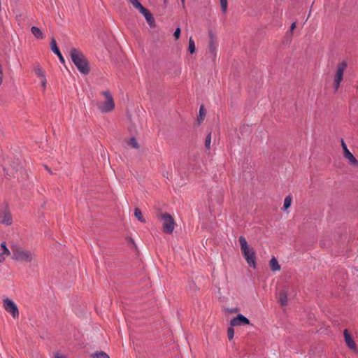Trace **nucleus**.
Masks as SVG:
<instances>
[{
  "mask_svg": "<svg viewBox=\"0 0 358 358\" xmlns=\"http://www.w3.org/2000/svg\"><path fill=\"white\" fill-rule=\"evenodd\" d=\"M3 307L5 310L9 313L13 318H17L19 316V310L17 305L11 299L8 298H3Z\"/></svg>",
  "mask_w": 358,
  "mask_h": 358,
  "instance_id": "7",
  "label": "nucleus"
},
{
  "mask_svg": "<svg viewBox=\"0 0 358 358\" xmlns=\"http://www.w3.org/2000/svg\"><path fill=\"white\" fill-rule=\"evenodd\" d=\"M222 11L225 13L227 9V0H220Z\"/></svg>",
  "mask_w": 358,
  "mask_h": 358,
  "instance_id": "28",
  "label": "nucleus"
},
{
  "mask_svg": "<svg viewBox=\"0 0 358 358\" xmlns=\"http://www.w3.org/2000/svg\"><path fill=\"white\" fill-rule=\"evenodd\" d=\"M134 215L140 222L143 223L145 222V220L143 217L142 212L138 208H136L134 209Z\"/></svg>",
  "mask_w": 358,
  "mask_h": 358,
  "instance_id": "18",
  "label": "nucleus"
},
{
  "mask_svg": "<svg viewBox=\"0 0 358 358\" xmlns=\"http://www.w3.org/2000/svg\"><path fill=\"white\" fill-rule=\"evenodd\" d=\"M129 145L135 149H138L139 148V145L135 138H131L129 140Z\"/></svg>",
  "mask_w": 358,
  "mask_h": 358,
  "instance_id": "26",
  "label": "nucleus"
},
{
  "mask_svg": "<svg viewBox=\"0 0 358 358\" xmlns=\"http://www.w3.org/2000/svg\"><path fill=\"white\" fill-rule=\"evenodd\" d=\"M41 83L43 90H45L47 84V80L45 76L41 78Z\"/></svg>",
  "mask_w": 358,
  "mask_h": 358,
  "instance_id": "31",
  "label": "nucleus"
},
{
  "mask_svg": "<svg viewBox=\"0 0 358 358\" xmlns=\"http://www.w3.org/2000/svg\"><path fill=\"white\" fill-rule=\"evenodd\" d=\"M292 196H287L284 200L283 208L285 209H287L288 208H289L291 206V203H292Z\"/></svg>",
  "mask_w": 358,
  "mask_h": 358,
  "instance_id": "22",
  "label": "nucleus"
},
{
  "mask_svg": "<svg viewBox=\"0 0 358 358\" xmlns=\"http://www.w3.org/2000/svg\"><path fill=\"white\" fill-rule=\"evenodd\" d=\"M234 329L232 327L228 328L227 335H228L229 340H231L234 338Z\"/></svg>",
  "mask_w": 358,
  "mask_h": 358,
  "instance_id": "29",
  "label": "nucleus"
},
{
  "mask_svg": "<svg viewBox=\"0 0 358 358\" xmlns=\"http://www.w3.org/2000/svg\"><path fill=\"white\" fill-rule=\"evenodd\" d=\"M70 56L72 62L81 73L88 74L90 73V68L88 62L83 52L78 49L73 48L70 51Z\"/></svg>",
  "mask_w": 358,
  "mask_h": 358,
  "instance_id": "1",
  "label": "nucleus"
},
{
  "mask_svg": "<svg viewBox=\"0 0 358 358\" xmlns=\"http://www.w3.org/2000/svg\"><path fill=\"white\" fill-rule=\"evenodd\" d=\"M295 28H296V22H293L290 27L291 33L294 30Z\"/></svg>",
  "mask_w": 358,
  "mask_h": 358,
  "instance_id": "33",
  "label": "nucleus"
},
{
  "mask_svg": "<svg viewBox=\"0 0 358 358\" xmlns=\"http://www.w3.org/2000/svg\"><path fill=\"white\" fill-rule=\"evenodd\" d=\"M173 36H174L176 39H178L180 38V29L179 27H178L175 30Z\"/></svg>",
  "mask_w": 358,
  "mask_h": 358,
  "instance_id": "30",
  "label": "nucleus"
},
{
  "mask_svg": "<svg viewBox=\"0 0 358 358\" xmlns=\"http://www.w3.org/2000/svg\"><path fill=\"white\" fill-rule=\"evenodd\" d=\"M0 223L10 225L12 224V217L10 211L5 208L0 212Z\"/></svg>",
  "mask_w": 358,
  "mask_h": 358,
  "instance_id": "10",
  "label": "nucleus"
},
{
  "mask_svg": "<svg viewBox=\"0 0 358 358\" xmlns=\"http://www.w3.org/2000/svg\"><path fill=\"white\" fill-rule=\"evenodd\" d=\"M31 31L36 38L39 39L43 38V34L39 28L36 27H32Z\"/></svg>",
  "mask_w": 358,
  "mask_h": 358,
  "instance_id": "16",
  "label": "nucleus"
},
{
  "mask_svg": "<svg viewBox=\"0 0 358 358\" xmlns=\"http://www.w3.org/2000/svg\"><path fill=\"white\" fill-rule=\"evenodd\" d=\"M269 266L273 271H278L280 270V266L275 257H273L269 262Z\"/></svg>",
  "mask_w": 358,
  "mask_h": 358,
  "instance_id": "15",
  "label": "nucleus"
},
{
  "mask_svg": "<svg viewBox=\"0 0 358 358\" xmlns=\"http://www.w3.org/2000/svg\"><path fill=\"white\" fill-rule=\"evenodd\" d=\"M341 145L343 150V157L345 159H346L352 166L358 167V161L348 149L347 145L343 140H341Z\"/></svg>",
  "mask_w": 358,
  "mask_h": 358,
  "instance_id": "8",
  "label": "nucleus"
},
{
  "mask_svg": "<svg viewBox=\"0 0 358 358\" xmlns=\"http://www.w3.org/2000/svg\"><path fill=\"white\" fill-rule=\"evenodd\" d=\"M157 217L162 221L163 231L166 234H171L176 226L173 217L169 213L162 212H159Z\"/></svg>",
  "mask_w": 358,
  "mask_h": 358,
  "instance_id": "4",
  "label": "nucleus"
},
{
  "mask_svg": "<svg viewBox=\"0 0 358 358\" xmlns=\"http://www.w3.org/2000/svg\"><path fill=\"white\" fill-rule=\"evenodd\" d=\"M101 94L106 98V101L97 103L99 109L102 113L112 111L115 108V102L110 92L108 90L103 91Z\"/></svg>",
  "mask_w": 358,
  "mask_h": 358,
  "instance_id": "5",
  "label": "nucleus"
},
{
  "mask_svg": "<svg viewBox=\"0 0 358 358\" xmlns=\"http://www.w3.org/2000/svg\"><path fill=\"white\" fill-rule=\"evenodd\" d=\"M188 50L191 54H193L195 52V50H196L195 43L192 37L189 40Z\"/></svg>",
  "mask_w": 358,
  "mask_h": 358,
  "instance_id": "23",
  "label": "nucleus"
},
{
  "mask_svg": "<svg viewBox=\"0 0 358 358\" xmlns=\"http://www.w3.org/2000/svg\"><path fill=\"white\" fill-rule=\"evenodd\" d=\"M278 301L281 306H285L287 304V294L285 290L280 291L278 294Z\"/></svg>",
  "mask_w": 358,
  "mask_h": 358,
  "instance_id": "14",
  "label": "nucleus"
},
{
  "mask_svg": "<svg viewBox=\"0 0 358 358\" xmlns=\"http://www.w3.org/2000/svg\"><path fill=\"white\" fill-rule=\"evenodd\" d=\"M129 2L132 4V6L140 10L143 6L138 0H129Z\"/></svg>",
  "mask_w": 358,
  "mask_h": 358,
  "instance_id": "25",
  "label": "nucleus"
},
{
  "mask_svg": "<svg viewBox=\"0 0 358 358\" xmlns=\"http://www.w3.org/2000/svg\"><path fill=\"white\" fill-rule=\"evenodd\" d=\"M357 89H358V87H357Z\"/></svg>",
  "mask_w": 358,
  "mask_h": 358,
  "instance_id": "36",
  "label": "nucleus"
},
{
  "mask_svg": "<svg viewBox=\"0 0 358 358\" xmlns=\"http://www.w3.org/2000/svg\"><path fill=\"white\" fill-rule=\"evenodd\" d=\"M206 112L203 106H201L199 108V116L197 119L198 123L201 124L204 120Z\"/></svg>",
  "mask_w": 358,
  "mask_h": 358,
  "instance_id": "19",
  "label": "nucleus"
},
{
  "mask_svg": "<svg viewBox=\"0 0 358 358\" xmlns=\"http://www.w3.org/2000/svg\"><path fill=\"white\" fill-rule=\"evenodd\" d=\"M348 63L346 61H343L338 64L336 67V71L334 79V85L335 91H337L340 87L341 83L343 79L344 71L347 68Z\"/></svg>",
  "mask_w": 358,
  "mask_h": 358,
  "instance_id": "6",
  "label": "nucleus"
},
{
  "mask_svg": "<svg viewBox=\"0 0 358 358\" xmlns=\"http://www.w3.org/2000/svg\"><path fill=\"white\" fill-rule=\"evenodd\" d=\"M217 42L216 40H214L212 37V36L210 35V42H209V45H208V49H209V51L211 52V53H215L216 49H217Z\"/></svg>",
  "mask_w": 358,
  "mask_h": 358,
  "instance_id": "17",
  "label": "nucleus"
},
{
  "mask_svg": "<svg viewBox=\"0 0 358 358\" xmlns=\"http://www.w3.org/2000/svg\"><path fill=\"white\" fill-rule=\"evenodd\" d=\"M238 241L241 245V250L243 253V257H245L247 263L250 266L253 268L255 267V252L252 248H251L243 236H240L238 238Z\"/></svg>",
  "mask_w": 358,
  "mask_h": 358,
  "instance_id": "3",
  "label": "nucleus"
},
{
  "mask_svg": "<svg viewBox=\"0 0 358 358\" xmlns=\"http://www.w3.org/2000/svg\"><path fill=\"white\" fill-rule=\"evenodd\" d=\"M1 248L2 250L1 253L6 255V256H9L10 255V252L8 248L6 247V242H2L1 243Z\"/></svg>",
  "mask_w": 358,
  "mask_h": 358,
  "instance_id": "24",
  "label": "nucleus"
},
{
  "mask_svg": "<svg viewBox=\"0 0 358 358\" xmlns=\"http://www.w3.org/2000/svg\"><path fill=\"white\" fill-rule=\"evenodd\" d=\"M139 12L145 17L150 27H154L155 26L154 17L152 13L147 8L143 7Z\"/></svg>",
  "mask_w": 358,
  "mask_h": 358,
  "instance_id": "11",
  "label": "nucleus"
},
{
  "mask_svg": "<svg viewBox=\"0 0 358 358\" xmlns=\"http://www.w3.org/2000/svg\"><path fill=\"white\" fill-rule=\"evenodd\" d=\"M55 358H66L65 357L61 355H59V354H56L55 355Z\"/></svg>",
  "mask_w": 358,
  "mask_h": 358,
  "instance_id": "34",
  "label": "nucleus"
},
{
  "mask_svg": "<svg viewBox=\"0 0 358 358\" xmlns=\"http://www.w3.org/2000/svg\"><path fill=\"white\" fill-rule=\"evenodd\" d=\"M34 73L40 78L45 77V72L43 71L41 66H37L34 68Z\"/></svg>",
  "mask_w": 358,
  "mask_h": 358,
  "instance_id": "21",
  "label": "nucleus"
},
{
  "mask_svg": "<svg viewBox=\"0 0 358 358\" xmlns=\"http://www.w3.org/2000/svg\"><path fill=\"white\" fill-rule=\"evenodd\" d=\"M92 358H110L109 356L103 351H99L96 352L95 353L92 354Z\"/></svg>",
  "mask_w": 358,
  "mask_h": 358,
  "instance_id": "20",
  "label": "nucleus"
},
{
  "mask_svg": "<svg viewBox=\"0 0 358 358\" xmlns=\"http://www.w3.org/2000/svg\"><path fill=\"white\" fill-rule=\"evenodd\" d=\"M6 255L0 252V263H2L5 261L6 259Z\"/></svg>",
  "mask_w": 358,
  "mask_h": 358,
  "instance_id": "32",
  "label": "nucleus"
},
{
  "mask_svg": "<svg viewBox=\"0 0 358 358\" xmlns=\"http://www.w3.org/2000/svg\"><path fill=\"white\" fill-rule=\"evenodd\" d=\"M343 334L345 342L346 345L348 346V348H350L351 350H355L356 344L347 329L344 330Z\"/></svg>",
  "mask_w": 358,
  "mask_h": 358,
  "instance_id": "12",
  "label": "nucleus"
},
{
  "mask_svg": "<svg viewBox=\"0 0 358 358\" xmlns=\"http://www.w3.org/2000/svg\"><path fill=\"white\" fill-rule=\"evenodd\" d=\"M181 1H182V4H184V3H185V0H181Z\"/></svg>",
  "mask_w": 358,
  "mask_h": 358,
  "instance_id": "35",
  "label": "nucleus"
},
{
  "mask_svg": "<svg viewBox=\"0 0 358 358\" xmlns=\"http://www.w3.org/2000/svg\"><path fill=\"white\" fill-rule=\"evenodd\" d=\"M50 48H51V50L55 53L56 54L58 57L59 58V60L64 63V57H62L61 52H60V50H59L57 45V43H56V41L55 38H52L51 40V42H50Z\"/></svg>",
  "mask_w": 358,
  "mask_h": 358,
  "instance_id": "13",
  "label": "nucleus"
},
{
  "mask_svg": "<svg viewBox=\"0 0 358 358\" xmlns=\"http://www.w3.org/2000/svg\"><path fill=\"white\" fill-rule=\"evenodd\" d=\"M231 326H242L250 324L249 320L242 314H238L236 317H234L230 321Z\"/></svg>",
  "mask_w": 358,
  "mask_h": 358,
  "instance_id": "9",
  "label": "nucleus"
},
{
  "mask_svg": "<svg viewBox=\"0 0 358 358\" xmlns=\"http://www.w3.org/2000/svg\"><path fill=\"white\" fill-rule=\"evenodd\" d=\"M211 143V133H209L205 140V147L207 149H210Z\"/></svg>",
  "mask_w": 358,
  "mask_h": 358,
  "instance_id": "27",
  "label": "nucleus"
},
{
  "mask_svg": "<svg viewBox=\"0 0 358 358\" xmlns=\"http://www.w3.org/2000/svg\"><path fill=\"white\" fill-rule=\"evenodd\" d=\"M12 258L20 262H31L34 258V255L30 250H26L18 245L11 247Z\"/></svg>",
  "mask_w": 358,
  "mask_h": 358,
  "instance_id": "2",
  "label": "nucleus"
}]
</instances>
